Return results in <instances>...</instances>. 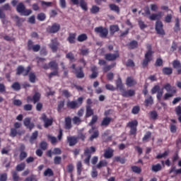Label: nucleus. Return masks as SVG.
<instances>
[{"label":"nucleus","mask_w":181,"mask_h":181,"mask_svg":"<svg viewBox=\"0 0 181 181\" xmlns=\"http://www.w3.org/2000/svg\"><path fill=\"white\" fill-rule=\"evenodd\" d=\"M169 155V151H165L163 153H159L156 156V159H162V158H166Z\"/></svg>","instance_id":"59"},{"label":"nucleus","mask_w":181,"mask_h":181,"mask_svg":"<svg viewBox=\"0 0 181 181\" xmlns=\"http://www.w3.org/2000/svg\"><path fill=\"white\" fill-rule=\"evenodd\" d=\"M42 97V95H40V93L35 92V94L31 96L27 97V103H33V104H36V103H39L40 101V98Z\"/></svg>","instance_id":"11"},{"label":"nucleus","mask_w":181,"mask_h":181,"mask_svg":"<svg viewBox=\"0 0 181 181\" xmlns=\"http://www.w3.org/2000/svg\"><path fill=\"white\" fill-rule=\"evenodd\" d=\"M147 51L144 55V59L141 63L142 67L145 69L149 64V62L152 60V56L153 54V51H152V45L151 44H148L146 45Z\"/></svg>","instance_id":"1"},{"label":"nucleus","mask_w":181,"mask_h":181,"mask_svg":"<svg viewBox=\"0 0 181 181\" xmlns=\"http://www.w3.org/2000/svg\"><path fill=\"white\" fill-rule=\"evenodd\" d=\"M25 168H26V164L25 163H21L16 165V172H22L25 170Z\"/></svg>","instance_id":"38"},{"label":"nucleus","mask_w":181,"mask_h":181,"mask_svg":"<svg viewBox=\"0 0 181 181\" xmlns=\"http://www.w3.org/2000/svg\"><path fill=\"white\" fill-rule=\"evenodd\" d=\"M90 12L93 14L98 13V12H100V7L95 5L93 6L92 8H90Z\"/></svg>","instance_id":"63"},{"label":"nucleus","mask_w":181,"mask_h":181,"mask_svg":"<svg viewBox=\"0 0 181 181\" xmlns=\"http://www.w3.org/2000/svg\"><path fill=\"white\" fill-rule=\"evenodd\" d=\"M155 30L157 35H160V36H165L166 33L165 30H163V23L160 20H157L155 25Z\"/></svg>","instance_id":"8"},{"label":"nucleus","mask_w":181,"mask_h":181,"mask_svg":"<svg viewBox=\"0 0 181 181\" xmlns=\"http://www.w3.org/2000/svg\"><path fill=\"white\" fill-rule=\"evenodd\" d=\"M30 117H26L24 119L23 124L29 131H32L35 128V123L32 122Z\"/></svg>","instance_id":"20"},{"label":"nucleus","mask_w":181,"mask_h":181,"mask_svg":"<svg viewBox=\"0 0 181 181\" xmlns=\"http://www.w3.org/2000/svg\"><path fill=\"white\" fill-rule=\"evenodd\" d=\"M95 147L90 146V148H86L84 150V155L86 158L84 160L85 163L86 165H90V160L91 159V153H95Z\"/></svg>","instance_id":"6"},{"label":"nucleus","mask_w":181,"mask_h":181,"mask_svg":"<svg viewBox=\"0 0 181 181\" xmlns=\"http://www.w3.org/2000/svg\"><path fill=\"white\" fill-rule=\"evenodd\" d=\"M119 57V52L117 51L115 54L108 53L105 54V60H107V62H114V60H117Z\"/></svg>","instance_id":"18"},{"label":"nucleus","mask_w":181,"mask_h":181,"mask_svg":"<svg viewBox=\"0 0 181 181\" xmlns=\"http://www.w3.org/2000/svg\"><path fill=\"white\" fill-rule=\"evenodd\" d=\"M107 166H108V162L105 160H102L97 164L96 168L98 169H101V168H105Z\"/></svg>","instance_id":"35"},{"label":"nucleus","mask_w":181,"mask_h":181,"mask_svg":"<svg viewBox=\"0 0 181 181\" xmlns=\"http://www.w3.org/2000/svg\"><path fill=\"white\" fill-rule=\"evenodd\" d=\"M98 121V116L97 115H94L92 117L90 122L88 123L89 127H93L96 122Z\"/></svg>","instance_id":"46"},{"label":"nucleus","mask_w":181,"mask_h":181,"mask_svg":"<svg viewBox=\"0 0 181 181\" xmlns=\"http://www.w3.org/2000/svg\"><path fill=\"white\" fill-rule=\"evenodd\" d=\"M110 30L112 35H114V33H115L116 32L119 31V27L118 26V25H112L110 26Z\"/></svg>","instance_id":"43"},{"label":"nucleus","mask_w":181,"mask_h":181,"mask_svg":"<svg viewBox=\"0 0 181 181\" xmlns=\"http://www.w3.org/2000/svg\"><path fill=\"white\" fill-rule=\"evenodd\" d=\"M71 2H72L74 5H80L81 9H83V11H85V12H87L88 11V7H87V3H86L84 0H71Z\"/></svg>","instance_id":"15"},{"label":"nucleus","mask_w":181,"mask_h":181,"mask_svg":"<svg viewBox=\"0 0 181 181\" xmlns=\"http://www.w3.org/2000/svg\"><path fill=\"white\" fill-rule=\"evenodd\" d=\"M127 128L130 129L129 134L134 135V136H136V131H138L137 127H138V120L134 119L132 121L129 122L127 124Z\"/></svg>","instance_id":"4"},{"label":"nucleus","mask_w":181,"mask_h":181,"mask_svg":"<svg viewBox=\"0 0 181 181\" xmlns=\"http://www.w3.org/2000/svg\"><path fill=\"white\" fill-rule=\"evenodd\" d=\"M49 66L51 70H59V64L56 61L49 62Z\"/></svg>","instance_id":"34"},{"label":"nucleus","mask_w":181,"mask_h":181,"mask_svg":"<svg viewBox=\"0 0 181 181\" xmlns=\"http://www.w3.org/2000/svg\"><path fill=\"white\" fill-rule=\"evenodd\" d=\"M175 94H176L175 93L168 92L164 94L163 100H164V101H168V100H169L170 98H172V97H173Z\"/></svg>","instance_id":"39"},{"label":"nucleus","mask_w":181,"mask_h":181,"mask_svg":"<svg viewBox=\"0 0 181 181\" xmlns=\"http://www.w3.org/2000/svg\"><path fill=\"white\" fill-rule=\"evenodd\" d=\"M73 73L75 74L76 78H84L85 74L82 66L76 67V65L73 64L71 66Z\"/></svg>","instance_id":"5"},{"label":"nucleus","mask_w":181,"mask_h":181,"mask_svg":"<svg viewBox=\"0 0 181 181\" xmlns=\"http://www.w3.org/2000/svg\"><path fill=\"white\" fill-rule=\"evenodd\" d=\"M76 36H77V34L76 33H69V37H67V40L69 41V43H70L71 45L76 43Z\"/></svg>","instance_id":"30"},{"label":"nucleus","mask_w":181,"mask_h":181,"mask_svg":"<svg viewBox=\"0 0 181 181\" xmlns=\"http://www.w3.org/2000/svg\"><path fill=\"white\" fill-rule=\"evenodd\" d=\"M29 81L30 83H36V74L33 72L29 74Z\"/></svg>","instance_id":"54"},{"label":"nucleus","mask_w":181,"mask_h":181,"mask_svg":"<svg viewBox=\"0 0 181 181\" xmlns=\"http://www.w3.org/2000/svg\"><path fill=\"white\" fill-rule=\"evenodd\" d=\"M54 165H60L62 163V157L57 156L54 158Z\"/></svg>","instance_id":"64"},{"label":"nucleus","mask_w":181,"mask_h":181,"mask_svg":"<svg viewBox=\"0 0 181 181\" xmlns=\"http://www.w3.org/2000/svg\"><path fill=\"white\" fill-rule=\"evenodd\" d=\"M144 104L146 107H149V105H152L153 104V98L151 95H149L146 100H144Z\"/></svg>","instance_id":"37"},{"label":"nucleus","mask_w":181,"mask_h":181,"mask_svg":"<svg viewBox=\"0 0 181 181\" xmlns=\"http://www.w3.org/2000/svg\"><path fill=\"white\" fill-rule=\"evenodd\" d=\"M111 121H112V119L110 117H103L100 122V127H104L105 128H107L111 124Z\"/></svg>","instance_id":"23"},{"label":"nucleus","mask_w":181,"mask_h":181,"mask_svg":"<svg viewBox=\"0 0 181 181\" xmlns=\"http://www.w3.org/2000/svg\"><path fill=\"white\" fill-rule=\"evenodd\" d=\"M127 47L130 49V50H134V49H136L138 47V41L135 40H132L127 44Z\"/></svg>","instance_id":"31"},{"label":"nucleus","mask_w":181,"mask_h":181,"mask_svg":"<svg viewBox=\"0 0 181 181\" xmlns=\"http://www.w3.org/2000/svg\"><path fill=\"white\" fill-rule=\"evenodd\" d=\"M11 88H13L14 91H19V90H21V84L18 82H14L11 85Z\"/></svg>","instance_id":"51"},{"label":"nucleus","mask_w":181,"mask_h":181,"mask_svg":"<svg viewBox=\"0 0 181 181\" xmlns=\"http://www.w3.org/2000/svg\"><path fill=\"white\" fill-rule=\"evenodd\" d=\"M132 172H134V173H141L142 172V170L141 169V168L136 166V165H133L131 168Z\"/></svg>","instance_id":"60"},{"label":"nucleus","mask_w":181,"mask_h":181,"mask_svg":"<svg viewBox=\"0 0 181 181\" xmlns=\"http://www.w3.org/2000/svg\"><path fill=\"white\" fill-rule=\"evenodd\" d=\"M12 177L13 181H19L21 180V177H19V175L18 174L17 171H13L11 172Z\"/></svg>","instance_id":"53"},{"label":"nucleus","mask_w":181,"mask_h":181,"mask_svg":"<svg viewBox=\"0 0 181 181\" xmlns=\"http://www.w3.org/2000/svg\"><path fill=\"white\" fill-rule=\"evenodd\" d=\"M150 118L154 121L155 119H158V112L155 110L150 112Z\"/></svg>","instance_id":"57"},{"label":"nucleus","mask_w":181,"mask_h":181,"mask_svg":"<svg viewBox=\"0 0 181 181\" xmlns=\"http://www.w3.org/2000/svg\"><path fill=\"white\" fill-rule=\"evenodd\" d=\"M139 111H141V107L139 105L134 106L132 110V114L136 115V114H139Z\"/></svg>","instance_id":"56"},{"label":"nucleus","mask_w":181,"mask_h":181,"mask_svg":"<svg viewBox=\"0 0 181 181\" xmlns=\"http://www.w3.org/2000/svg\"><path fill=\"white\" fill-rule=\"evenodd\" d=\"M76 168L78 175H81V172L83 170V164L81 163V161H78L76 164Z\"/></svg>","instance_id":"52"},{"label":"nucleus","mask_w":181,"mask_h":181,"mask_svg":"<svg viewBox=\"0 0 181 181\" xmlns=\"http://www.w3.org/2000/svg\"><path fill=\"white\" fill-rule=\"evenodd\" d=\"M27 49L28 50H33L34 52H37L39 50H40V45L38 44L33 45V41H32V40H28L27 43Z\"/></svg>","instance_id":"14"},{"label":"nucleus","mask_w":181,"mask_h":181,"mask_svg":"<svg viewBox=\"0 0 181 181\" xmlns=\"http://www.w3.org/2000/svg\"><path fill=\"white\" fill-rule=\"evenodd\" d=\"M95 33H99L100 37L102 38H105L108 36V29L103 26L95 28Z\"/></svg>","instance_id":"9"},{"label":"nucleus","mask_w":181,"mask_h":181,"mask_svg":"<svg viewBox=\"0 0 181 181\" xmlns=\"http://www.w3.org/2000/svg\"><path fill=\"white\" fill-rule=\"evenodd\" d=\"M162 18V13L161 11L158 12V13H152L149 17L148 19L150 21H159Z\"/></svg>","instance_id":"29"},{"label":"nucleus","mask_w":181,"mask_h":181,"mask_svg":"<svg viewBox=\"0 0 181 181\" xmlns=\"http://www.w3.org/2000/svg\"><path fill=\"white\" fill-rule=\"evenodd\" d=\"M152 136V133L151 132H147L144 136L142 141L143 142H148V139Z\"/></svg>","instance_id":"50"},{"label":"nucleus","mask_w":181,"mask_h":181,"mask_svg":"<svg viewBox=\"0 0 181 181\" xmlns=\"http://www.w3.org/2000/svg\"><path fill=\"white\" fill-rule=\"evenodd\" d=\"M92 115H94V110L91 108V106H86V118H90Z\"/></svg>","instance_id":"27"},{"label":"nucleus","mask_w":181,"mask_h":181,"mask_svg":"<svg viewBox=\"0 0 181 181\" xmlns=\"http://www.w3.org/2000/svg\"><path fill=\"white\" fill-rule=\"evenodd\" d=\"M173 67L177 70V74H181V63L179 60H174L173 62Z\"/></svg>","instance_id":"25"},{"label":"nucleus","mask_w":181,"mask_h":181,"mask_svg":"<svg viewBox=\"0 0 181 181\" xmlns=\"http://www.w3.org/2000/svg\"><path fill=\"white\" fill-rule=\"evenodd\" d=\"M163 88L166 90L167 93H177L176 87L170 86V83H165L163 86Z\"/></svg>","instance_id":"24"},{"label":"nucleus","mask_w":181,"mask_h":181,"mask_svg":"<svg viewBox=\"0 0 181 181\" xmlns=\"http://www.w3.org/2000/svg\"><path fill=\"white\" fill-rule=\"evenodd\" d=\"M88 134H90L89 140L93 141L94 139H97L100 136V132L98 129H95V127H92L91 129H89Z\"/></svg>","instance_id":"12"},{"label":"nucleus","mask_w":181,"mask_h":181,"mask_svg":"<svg viewBox=\"0 0 181 181\" xmlns=\"http://www.w3.org/2000/svg\"><path fill=\"white\" fill-rule=\"evenodd\" d=\"M87 39H88V37L86 33L81 34L77 37L78 42H85V40H87Z\"/></svg>","instance_id":"45"},{"label":"nucleus","mask_w":181,"mask_h":181,"mask_svg":"<svg viewBox=\"0 0 181 181\" xmlns=\"http://www.w3.org/2000/svg\"><path fill=\"white\" fill-rule=\"evenodd\" d=\"M173 173L175 174V175H181V168L176 169V166L172 167L169 170V173L170 174Z\"/></svg>","instance_id":"41"},{"label":"nucleus","mask_w":181,"mask_h":181,"mask_svg":"<svg viewBox=\"0 0 181 181\" xmlns=\"http://www.w3.org/2000/svg\"><path fill=\"white\" fill-rule=\"evenodd\" d=\"M83 100L84 98H83V97H79L78 98L77 100H69L66 103V107L70 110H76V108H79V107H81Z\"/></svg>","instance_id":"2"},{"label":"nucleus","mask_w":181,"mask_h":181,"mask_svg":"<svg viewBox=\"0 0 181 181\" xmlns=\"http://www.w3.org/2000/svg\"><path fill=\"white\" fill-rule=\"evenodd\" d=\"M13 127H14L10 129L9 136H11V138H15L16 135H21V132L18 129H19V128L22 127V124L16 122L13 124Z\"/></svg>","instance_id":"7"},{"label":"nucleus","mask_w":181,"mask_h":181,"mask_svg":"<svg viewBox=\"0 0 181 181\" xmlns=\"http://www.w3.org/2000/svg\"><path fill=\"white\" fill-rule=\"evenodd\" d=\"M116 87L117 88H119V90H122L124 88V86L122 85V79L121 78H118L116 81Z\"/></svg>","instance_id":"44"},{"label":"nucleus","mask_w":181,"mask_h":181,"mask_svg":"<svg viewBox=\"0 0 181 181\" xmlns=\"http://www.w3.org/2000/svg\"><path fill=\"white\" fill-rule=\"evenodd\" d=\"M54 174L53 173V170L51 168H47L44 172V176H53Z\"/></svg>","instance_id":"62"},{"label":"nucleus","mask_w":181,"mask_h":181,"mask_svg":"<svg viewBox=\"0 0 181 181\" xmlns=\"http://www.w3.org/2000/svg\"><path fill=\"white\" fill-rule=\"evenodd\" d=\"M60 30V24L54 23L52 26H48L47 32L48 33H57Z\"/></svg>","instance_id":"16"},{"label":"nucleus","mask_w":181,"mask_h":181,"mask_svg":"<svg viewBox=\"0 0 181 181\" xmlns=\"http://www.w3.org/2000/svg\"><path fill=\"white\" fill-rule=\"evenodd\" d=\"M37 135H39V133L37 131L34 132L32 134V136L30 138V144H33L35 139H37Z\"/></svg>","instance_id":"48"},{"label":"nucleus","mask_w":181,"mask_h":181,"mask_svg":"<svg viewBox=\"0 0 181 181\" xmlns=\"http://www.w3.org/2000/svg\"><path fill=\"white\" fill-rule=\"evenodd\" d=\"M112 156H114V150L107 149L105 151L104 158L105 159H111Z\"/></svg>","instance_id":"32"},{"label":"nucleus","mask_w":181,"mask_h":181,"mask_svg":"<svg viewBox=\"0 0 181 181\" xmlns=\"http://www.w3.org/2000/svg\"><path fill=\"white\" fill-rule=\"evenodd\" d=\"M162 73L164 76H170L173 73V69L171 67H164L162 69Z\"/></svg>","instance_id":"33"},{"label":"nucleus","mask_w":181,"mask_h":181,"mask_svg":"<svg viewBox=\"0 0 181 181\" xmlns=\"http://www.w3.org/2000/svg\"><path fill=\"white\" fill-rule=\"evenodd\" d=\"M16 11L18 13H21L23 16H29V15L32 14V10L26 9L25 4L21 2L16 6Z\"/></svg>","instance_id":"3"},{"label":"nucleus","mask_w":181,"mask_h":181,"mask_svg":"<svg viewBox=\"0 0 181 181\" xmlns=\"http://www.w3.org/2000/svg\"><path fill=\"white\" fill-rule=\"evenodd\" d=\"M125 65L127 67H135V62H134V60L129 59L127 60Z\"/></svg>","instance_id":"61"},{"label":"nucleus","mask_w":181,"mask_h":181,"mask_svg":"<svg viewBox=\"0 0 181 181\" xmlns=\"http://www.w3.org/2000/svg\"><path fill=\"white\" fill-rule=\"evenodd\" d=\"M40 119L41 121H43L45 128H49V127H52V125H53V119L47 118V116L45 113L42 115Z\"/></svg>","instance_id":"13"},{"label":"nucleus","mask_w":181,"mask_h":181,"mask_svg":"<svg viewBox=\"0 0 181 181\" xmlns=\"http://www.w3.org/2000/svg\"><path fill=\"white\" fill-rule=\"evenodd\" d=\"M90 71L92 74L90 75V78L94 79L98 77V68L96 66H91Z\"/></svg>","instance_id":"26"},{"label":"nucleus","mask_w":181,"mask_h":181,"mask_svg":"<svg viewBox=\"0 0 181 181\" xmlns=\"http://www.w3.org/2000/svg\"><path fill=\"white\" fill-rule=\"evenodd\" d=\"M46 155L48 158H52L53 155H62V149L59 148H54L53 151H52V150H48Z\"/></svg>","instance_id":"21"},{"label":"nucleus","mask_w":181,"mask_h":181,"mask_svg":"<svg viewBox=\"0 0 181 181\" xmlns=\"http://www.w3.org/2000/svg\"><path fill=\"white\" fill-rule=\"evenodd\" d=\"M109 8L110 11H113L114 12H116V13H119V7L115 4H110Z\"/></svg>","instance_id":"42"},{"label":"nucleus","mask_w":181,"mask_h":181,"mask_svg":"<svg viewBox=\"0 0 181 181\" xmlns=\"http://www.w3.org/2000/svg\"><path fill=\"white\" fill-rule=\"evenodd\" d=\"M37 19L40 22H43V21L46 20V14L44 13H40L37 16Z\"/></svg>","instance_id":"55"},{"label":"nucleus","mask_w":181,"mask_h":181,"mask_svg":"<svg viewBox=\"0 0 181 181\" xmlns=\"http://www.w3.org/2000/svg\"><path fill=\"white\" fill-rule=\"evenodd\" d=\"M66 141L69 146H74L78 142V137L76 136H69L66 137Z\"/></svg>","instance_id":"19"},{"label":"nucleus","mask_w":181,"mask_h":181,"mask_svg":"<svg viewBox=\"0 0 181 181\" xmlns=\"http://www.w3.org/2000/svg\"><path fill=\"white\" fill-rule=\"evenodd\" d=\"M64 108V100L59 101L57 105L58 112H62V110Z\"/></svg>","instance_id":"49"},{"label":"nucleus","mask_w":181,"mask_h":181,"mask_svg":"<svg viewBox=\"0 0 181 181\" xmlns=\"http://www.w3.org/2000/svg\"><path fill=\"white\" fill-rule=\"evenodd\" d=\"M122 97H134L135 95V90L129 89L128 90H124L122 93Z\"/></svg>","instance_id":"28"},{"label":"nucleus","mask_w":181,"mask_h":181,"mask_svg":"<svg viewBox=\"0 0 181 181\" xmlns=\"http://www.w3.org/2000/svg\"><path fill=\"white\" fill-rule=\"evenodd\" d=\"M59 45L60 43L57 40V38H54L51 40V43L49 45V47H50L53 53H56V52H57V49H59Z\"/></svg>","instance_id":"17"},{"label":"nucleus","mask_w":181,"mask_h":181,"mask_svg":"<svg viewBox=\"0 0 181 181\" xmlns=\"http://www.w3.org/2000/svg\"><path fill=\"white\" fill-rule=\"evenodd\" d=\"M180 30V21L179 18H175V24L174 26V32L177 33Z\"/></svg>","instance_id":"40"},{"label":"nucleus","mask_w":181,"mask_h":181,"mask_svg":"<svg viewBox=\"0 0 181 181\" xmlns=\"http://www.w3.org/2000/svg\"><path fill=\"white\" fill-rule=\"evenodd\" d=\"M30 70V66H28L27 69H25V67H23L22 65H20L16 69V75L21 76V74H23V76H26L29 74Z\"/></svg>","instance_id":"10"},{"label":"nucleus","mask_w":181,"mask_h":181,"mask_svg":"<svg viewBox=\"0 0 181 181\" xmlns=\"http://www.w3.org/2000/svg\"><path fill=\"white\" fill-rule=\"evenodd\" d=\"M151 170L153 172H155L156 173L157 172H160V170H162V165L160 163L156 164V165H153L151 166Z\"/></svg>","instance_id":"36"},{"label":"nucleus","mask_w":181,"mask_h":181,"mask_svg":"<svg viewBox=\"0 0 181 181\" xmlns=\"http://www.w3.org/2000/svg\"><path fill=\"white\" fill-rule=\"evenodd\" d=\"M160 90V86L159 85L154 86L151 90V94H156L158 91Z\"/></svg>","instance_id":"58"},{"label":"nucleus","mask_w":181,"mask_h":181,"mask_svg":"<svg viewBox=\"0 0 181 181\" xmlns=\"http://www.w3.org/2000/svg\"><path fill=\"white\" fill-rule=\"evenodd\" d=\"M65 128L66 129H71V119L70 117L65 119Z\"/></svg>","instance_id":"47"},{"label":"nucleus","mask_w":181,"mask_h":181,"mask_svg":"<svg viewBox=\"0 0 181 181\" xmlns=\"http://www.w3.org/2000/svg\"><path fill=\"white\" fill-rule=\"evenodd\" d=\"M125 84H126V86H127V87H134V86H136L137 82H136V80H135V78H134V77L129 76L126 79Z\"/></svg>","instance_id":"22"}]
</instances>
